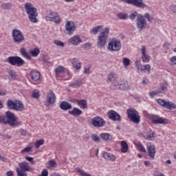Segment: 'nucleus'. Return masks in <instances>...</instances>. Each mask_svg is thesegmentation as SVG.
<instances>
[{"mask_svg":"<svg viewBox=\"0 0 176 176\" xmlns=\"http://www.w3.org/2000/svg\"><path fill=\"white\" fill-rule=\"evenodd\" d=\"M25 159L26 160H28V162H30V163H32V164H34V157L25 156Z\"/></svg>","mask_w":176,"mask_h":176,"instance_id":"nucleus-56","label":"nucleus"},{"mask_svg":"<svg viewBox=\"0 0 176 176\" xmlns=\"http://www.w3.org/2000/svg\"><path fill=\"white\" fill-rule=\"evenodd\" d=\"M25 9L30 21L32 23H38V19H36V16H38L36 8H34L32 4L27 3L25 5Z\"/></svg>","mask_w":176,"mask_h":176,"instance_id":"nucleus-2","label":"nucleus"},{"mask_svg":"<svg viewBox=\"0 0 176 176\" xmlns=\"http://www.w3.org/2000/svg\"><path fill=\"white\" fill-rule=\"evenodd\" d=\"M118 19H120V20H126L127 19V14L123 13V12H120L118 14Z\"/></svg>","mask_w":176,"mask_h":176,"instance_id":"nucleus-42","label":"nucleus"},{"mask_svg":"<svg viewBox=\"0 0 176 176\" xmlns=\"http://www.w3.org/2000/svg\"><path fill=\"white\" fill-rule=\"evenodd\" d=\"M122 63L125 67H129V65H130V59H129V58H124Z\"/></svg>","mask_w":176,"mask_h":176,"instance_id":"nucleus-44","label":"nucleus"},{"mask_svg":"<svg viewBox=\"0 0 176 176\" xmlns=\"http://www.w3.org/2000/svg\"><path fill=\"white\" fill-rule=\"evenodd\" d=\"M141 53H142L141 58L143 63H149L151 60V56L146 55V47L144 45L142 46Z\"/></svg>","mask_w":176,"mask_h":176,"instance_id":"nucleus-21","label":"nucleus"},{"mask_svg":"<svg viewBox=\"0 0 176 176\" xmlns=\"http://www.w3.org/2000/svg\"><path fill=\"white\" fill-rule=\"evenodd\" d=\"M137 16H138V13L135 11L134 12L130 14L129 19H131V20H135Z\"/></svg>","mask_w":176,"mask_h":176,"instance_id":"nucleus-48","label":"nucleus"},{"mask_svg":"<svg viewBox=\"0 0 176 176\" xmlns=\"http://www.w3.org/2000/svg\"><path fill=\"white\" fill-rule=\"evenodd\" d=\"M30 76L32 83H35V82H38L39 79H41V73H39L36 70H33L30 73Z\"/></svg>","mask_w":176,"mask_h":176,"instance_id":"nucleus-20","label":"nucleus"},{"mask_svg":"<svg viewBox=\"0 0 176 176\" xmlns=\"http://www.w3.org/2000/svg\"><path fill=\"white\" fill-rule=\"evenodd\" d=\"M170 65H176V56H172L170 59Z\"/></svg>","mask_w":176,"mask_h":176,"instance_id":"nucleus-53","label":"nucleus"},{"mask_svg":"<svg viewBox=\"0 0 176 176\" xmlns=\"http://www.w3.org/2000/svg\"><path fill=\"white\" fill-rule=\"evenodd\" d=\"M157 94H159L157 89L156 91H153L149 93V96L150 97H151V98H153V97H155V96H157Z\"/></svg>","mask_w":176,"mask_h":176,"instance_id":"nucleus-55","label":"nucleus"},{"mask_svg":"<svg viewBox=\"0 0 176 176\" xmlns=\"http://www.w3.org/2000/svg\"><path fill=\"white\" fill-rule=\"evenodd\" d=\"M82 79H78L74 82H71L69 84V87L76 88V87H79L80 86H82Z\"/></svg>","mask_w":176,"mask_h":176,"instance_id":"nucleus-32","label":"nucleus"},{"mask_svg":"<svg viewBox=\"0 0 176 176\" xmlns=\"http://www.w3.org/2000/svg\"><path fill=\"white\" fill-rule=\"evenodd\" d=\"M45 19L47 21H54V23H56V24H60L61 22L60 14L53 11L49 12L47 15L45 16Z\"/></svg>","mask_w":176,"mask_h":176,"instance_id":"nucleus-11","label":"nucleus"},{"mask_svg":"<svg viewBox=\"0 0 176 176\" xmlns=\"http://www.w3.org/2000/svg\"><path fill=\"white\" fill-rule=\"evenodd\" d=\"M103 157L106 160H111V162H115L116 160V156L108 152H104L103 153Z\"/></svg>","mask_w":176,"mask_h":176,"instance_id":"nucleus-29","label":"nucleus"},{"mask_svg":"<svg viewBox=\"0 0 176 176\" xmlns=\"http://www.w3.org/2000/svg\"><path fill=\"white\" fill-rule=\"evenodd\" d=\"M148 118L149 119H151L153 124H166L167 123L166 122V120H167L166 119L162 117H158L156 115H150Z\"/></svg>","mask_w":176,"mask_h":176,"instance_id":"nucleus-16","label":"nucleus"},{"mask_svg":"<svg viewBox=\"0 0 176 176\" xmlns=\"http://www.w3.org/2000/svg\"><path fill=\"white\" fill-rule=\"evenodd\" d=\"M108 49L111 52H119L122 49V43L120 40L112 38L108 44Z\"/></svg>","mask_w":176,"mask_h":176,"instance_id":"nucleus-7","label":"nucleus"},{"mask_svg":"<svg viewBox=\"0 0 176 176\" xmlns=\"http://www.w3.org/2000/svg\"><path fill=\"white\" fill-rule=\"evenodd\" d=\"M0 123L8 124L10 127H17L21 124V122L19 120V118L12 111H6V116H0Z\"/></svg>","mask_w":176,"mask_h":176,"instance_id":"nucleus-1","label":"nucleus"},{"mask_svg":"<svg viewBox=\"0 0 176 176\" xmlns=\"http://www.w3.org/2000/svg\"><path fill=\"white\" fill-rule=\"evenodd\" d=\"M91 124L94 127H104L105 126V120L100 116H96L91 119Z\"/></svg>","mask_w":176,"mask_h":176,"instance_id":"nucleus-13","label":"nucleus"},{"mask_svg":"<svg viewBox=\"0 0 176 176\" xmlns=\"http://www.w3.org/2000/svg\"><path fill=\"white\" fill-rule=\"evenodd\" d=\"M108 115H109V119H111V120H113L114 122H120V120H122L120 115H119L118 112L113 110H110L108 112Z\"/></svg>","mask_w":176,"mask_h":176,"instance_id":"nucleus-19","label":"nucleus"},{"mask_svg":"<svg viewBox=\"0 0 176 176\" xmlns=\"http://www.w3.org/2000/svg\"><path fill=\"white\" fill-rule=\"evenodd\" d=\"M78 173H79L80 175L81 176H91L89 174H87L85 170L82 169H78Z\"/></svg>","mask_w":176,"mask_h":176,"instance_id":"nucleus-51","label":"nucleus"},{"mask_svg":"<svg viewBox=\"0 0 176 176\" xmlns=\"http://www.w3.org/2000/svg\"><path fill=\"white\" fill-rule=\"evenodd\" d=\"M20 53L23 57H25V58H27V60H31V56H30L28 52H27V50H25V48H21Z\"/></svg>","mask_w":176,"mask_h":176,"instance_id":"nucleus-35","label":"nucleus"},{"mask_svg":"<svg viewBox=\"0 0 176 176\" xmlns=\"http://www.w3.org/2000/svg\"><path fill=\"white\" fill-rule=\"evenodd\" d=\"M154 135H155V132H153L152 131H151L150 132H148L144 135V138H146V140H152V138H155Z\"/></svg>","mask_w":176,"mask_h":176,"instance_id":"nucleus-37","label":"nucleus"},{"mask_svg":"<svg viewBox=\"0 0 176 176\" xmlns=\"http://www.w3.org/2000/svg\"><path fill=\"white\" fill-rule=\"evenodd\" d=\"M50 167H55L56 166V161L52 160L50 161Z\"/></svg>","mask_w":176,"mask_h":176,"instance_id":"nucleus-60","label":"nucleus"},{"mask_svg":"<svg viewBox=\"0 0 176 176\" xmlns=\"http://www.w3.org/2000/svg\"><path fill=\"white\" fill-rule=\"evenodd\" d=\"M56 78H63L64 76V67L58 66L55 69Z\"/></svg>","mask_w":176,"mask_h":176,"instance_id":"nucleus-28","label":"nucleus"},{"mask_svg":"<svg viewBox=\"0 0 176 176\" xmlns=\"http://www.w3.org/2000/svg\"><path fill=\"white\" fill-rule=\"evenodd\" d=\"M102 28V25H98L92 28L91 31L90 32V34H93L94 35H97L98 32H100V30Z\"/></svg>","mask_w":176,"mask_h":176,"instance_id":"nucleus-36","label":"nucleus"},{"mask_svg":"<svg viewBox=\"0 0 176 176\" xmlns=\"http://www.w3.org/2000/svg\"><path fill=\"white\" fill-rule=\"evenodd\" d=\"M142 83V85H148V83H149V80L148 78H144Z\"/></svg>","mask_w":176,"mask_h":176,"instance_id":"nucleus-63","label":"nucleus"},{"mask_svg":"<svg viewBox=\"0 0 176 176\" xmlns=\"http://www.w3.org/2000/svg\"><path fill=\"white\" fill-rule=\"evenodd\" d=\"M7 61L11 65H16V67H23L24 65V60L20 56H10Z\"/></svg>","mask_w":176,"mask_h":176,"instance_id":"nucleus-10","label":"nucleus"},{"mask_svg":"<svg viewBox=\"0 0 176 176\" xmlns=\"http://www.w3.org/2000/svg\"><path fill=\"white\" fill-rule=\"evenodd\" d=\"M1 6L3 9H5L6 10H8L12 8V3H3V4H1Z\"/></svg>","mask_w":176,"mask_h":176,"instance_id":"nucleus-40","label":"nucleus"},{"mask_svg":"<svg viewBox=\"0 0 176 176\" xmlns=\"http://www.w3.org/2000/svg\"><path fill=\"white\" fill-rule=\"evenodd\" d=\"M44 144H45V140L41 139L40 140H37L35 142L34 145H35V147L38 148L41 146V145H43Z\"/></svg>","mask_w":176,"mask_h":176,"instance_id":"nucleus-41","label":"nucleus"},{"mask_svg":"<svg viewBox=\"0 0 176 176\" xmlns=\"http://www.w3.org/2000/svg\"><path fill=\"white\" fill-rule=\"evenodd\" d=\"M54 43L55 45H56V46H60L61 47H64V43H63V41H55Z\"/></svg>","mask_w":176,"mask_h":176,"instance_id":"nucleus-54","label":"nucleus"},{"mask_svg":"<svg viewBox=\"0 0 176 176\" xmlns=\"http://www.w3.org/2000/svg\"><path fill=\"white\" fill-rule=\"evenodd\" d=\"M146 25H148V23L146 22V19L144 18V15L139 14L136 19V26L139 31H142L146 28Z\"/></svg>","mask_w":176,"mask_h":176,"instance_id":"nucleus-9","label":"nucleus"},{"mask_svg":"<svg viewBox=\"0 0 176 176\" xmlns=\"http://www.w3.org/2000/svg\"><path fill=\"white\" fill-rule=\"evenodd\" d=\"M69 43H72L74 46H78L79 43H82V38L78 35L74 36L68 40Z\"/></svg>","mask_w":176,"mask_h":176,"instance_id":"nucleus-22","label":"nucleus"},{"mask_svg":"<svg viewBox=\"0 0 176 176\" xmlns=\"http://www.w3.org/2000/svg\"><path fill=\"white\" fill-rule=\"evenodd\" d=\"M157 102L160 104L162 107H164V108H166V109H175L176 105L174 103H172L170 101H166L163 99H158L157 100Z\"/></svg>","mask_w":176,"mask_h":176,"instance_id":"nucleus-15","label":"nucleus"},{"mask_svg":"<svg viewBox=\"0 0 176 176\" xmlns=\"http://www.w3.org/2000/svg\"><path fill=\"white\" fill-rule=\"evenodd\" d=\"M100 138H102L103 141H105V142H109V141H112L113 140L112 135L107 133H101Z\"/></svg>","mask_w":176,"mask_h":176,"instance_id":"nucleus-27","label":"nucleus"},{"mask_svg":"<svg viewBox=\"0 0 176 176\" xmlns=\"http://www.w3.org/2000/svg\"><path fill=\"white\" fill-rule=\"evenodd\" d=\"M43 60L45 63H50V58H49V56H43Z\"/></svg>","mask_w":176,"mask_h":176,"instance_id":"nucleus-61","label":"nucleus"},{"mask_svg":"<svg viewBox=\"0 0 176 176\" xmlns=\"http://www.w3.org/2000/svg\"><path fill=\"white\" fill-rule=\"evenodd\" d=\"M19 168H16L17 176H27L25 171H34V168L30 166L27 162H21L19 164Z\"/></svg>","mask_w":176,"mask_h":176,"instance_id":"nucleus-4","label":"nucleus"},{"mask_svg":"<svg viewBox=\"0 0 176 176\" xmlns=\"http://www.w3.org/2000/svg\"><path fill=\"white\" fill-rule=\"evenodd\" d=\"M135 65L138 71H140V68L141 67V60H136L135 62Z\"/></svg>","mask_w":176,"mask_h":176,"instance_id":"nucleus-52","label":"nucleus"},{"mask_svg":"<svg viewBox=\"0 0 176 176\" xmlns=\"http://www.w3.org/2000/svg\"><path fill=\"white\" fill-rule=\"evenodd\" d=\"M121 146H122V148H121L122 153H126V152L129 151V145L127 144V142H126L125 141H122Z\"/></svg>","mask_w":176,"mask_h":176,"instance_id":"nucleus-33","label":"nucleus"},{"mask_svg":"<svg viewBox=\"0 0 176 176\" xmlns=\"http://www.w3.org/2000/svg\"><path fill=\"white\" fill-rule=\"evenodd\" d=\"M129 87L127 81H123L121 83L116 82L111 85V89H113V90H124L125 91H127Z\"/></svg>","mask_w":176,"mask_h":176,"instance_id":"nucleus-12","label":"nucleus"},{"mask_svg":"<svg viewBox=\"0 0 176 176\" xmlns=\"http://www.w3.org/2000/svg\"><path fill=\"white\" fill-rule=\"evenodd\" d=\"M12 36L14 43H21L24 41V34L19 29L12 30Z\"/></svg>","mask_w":176,"mask_h":176,"instance_id":"nucleus-8","label":"nucleus"},{"mask_svg":"<svg viewBox=\"0 0 176 176\" xmlns=\"http://www.w3.org/2000/svg\"><path fill=\"white\" fill-rule=\"evenodd\" d=\"M85 49H87L88 50L91 48V43H87L84 45Z\"/></svg>","mask_w":176,"mask_h":176,"instance_id":"nucleus-57","label":"nucleus"},{"mask_svg":"<svg viewBox=\"0 0 176 176\" xmlns=\"http://www.w3.org/2000/svg\"><path fill=\"white\" fill-rule=\"evenodd\" d=\"M68 112L69 115H72L73 116H80L82 113V110L76 107L73 108L72 111H69Z\"/></svg>","mask_w":176,"mask_h":176,"instance_id":"nucleus-30","label":"nucleus"},{"mask_svg":"<svg viewBox=\"0 0 176 176\" xmlns=\"http://www.w3.org/2000/svg\"><path fill=\"white\" fill-rule=\"evenodd\" d=\"M32 151V147H26L21 150V153H28V152H31Z\"/></svg>","mask_w":176,"mask_h":176,"instance_id":"nucleus-50","label":"nucleus"},{"mask_svg":"<svg viewBox=\"0 0 176 176\" xmlns=\"http://www.w3.org/2000/svg\"><path fill=\"white\" fill-rule=\"evenodd\" d=\"M91 139L94 142H100V137L96 134L91 135Z\"/></svg>","mask_w":176,"mask_h":176,"instance_id":"nucleus-46","label":"nucleus"},{"mask_svg":"<svg viewBox=\"0 0 176 176\" xmlns=\"http://www.w3.org/2000/svg\"><path fill=\"white\" fill-rule=\"evenodd\" d=\"M122 2H126V3H129V5H133V6H136V8H140L141 9H144V8H146V5L144 3L142 0H121Z\"/></svg>","mask_w":176,"mask_h":176,"instance_id":"nucleus-14","label":"nucleus"},{"mask_svg":"<svg viewBox=\"0 0 176 176\" xmlns=\"http://www.w3.org/2000/svg\"><path fill=\"white\" fill-rule=\"evenodd\" d=\"M127 115L128 118H129V120L133 122V123L138 124V123L141 122V116L137 110L134 109H127Z\"/></svg>","mask_w":176,"mask_h":176,"instance_id":"nucleus-6","label":"nucleus"},{"mask_svg":"<svg viewBox=\"0 0 176 176\" xmlns=\"http://www.w3.org/2000/svg\"><path fill=\"white\" fill-rule=\"evenodd\" d=\"M146 148L149 157H151V159H155V155H156L155 145L148 144L147 145Z\"/></svg>","mask_w":176,"mask_h":176,"instance_id":"nucleus-24","label":"nucleus"},{"mask_svg":"<svg viewBox=\"0 0 176 176\" xmlns=\"http://www.w3.org/2000/svg\"><path fill=\"white\" fill-rule=\"evenodd\" d=\"M144 19H146L148 21H152L153 20V17L151 16L149 13H146L143 15Z\"/></svg>","mask_w":176,"mask_h":176,"instance_id":"nucleus-47","label":"nucleus"},{"mask_svg":"<svg viewBox=\"0 0 176 176\" xmlns=\"http://www.w3.org/2000/svg\"><path fill=\"white\" fill-rule=\"evenodd\" d=\"M7 107L9 108V109H13L14 111H18L19 112H23V111L25 109L23 102L19 100H16L15 101L8 100L7 101Z\"/></svg>","mask_w":176,"mask_h":176,"instance_id":"nucleus-5","label":"nucleus"},{"mask_svg":"<svg viewBox=\"0 0 176 176\" xmlns=\"http://www.w3.org/2000/svg\"><path fill=\"white\" fill-rule=\"evenodd\" d=\"M157 90L159 94L164 93V91H167V82L164 83Z\"/></svg>","mask_w":176,"mask_h":176,"instance_id":"nucleus-34","label":"nucleus"},{"mask_svg":"<svg viewBox=\"0 0 176 176\" xmlns=\"http://www.w3.org/2000/svg\"><path fill=\"white\" fill-rule=\"evenodd\" d=\"M8 74L10 76V79H13V80L16 79V72H14L13 70H10L8 72Z\"/></svg>","mask_w":176,"mask_h":176,"instance_id":"nucleus-45","label":"nucleus"},{"mask_svg":"<svg viewBox=\"0 0 176 176\" xmlns=\"http://www.w3.org/2000/svg\"><path fill=\"white\" fill-rule=\"evenodd\" d=\"M140 69L142 71H147L148 74H151V65H145L144 66H142L141 68L140 67Z\"/></svg>","mask_w":176,"mask_h":176,"instance_id":"nucleus-39","label":"nucleus"},{"mask_svg":"<svg viewBox=\"0 0 176 176\" xmlns=\"http://www.w3.org/2000/svg\"><path fill=\"white\" fill-rule=\"evenodd\" d=\"M39 53H41V51L38 47L34 48V50L30 52V54H32V57H36L38 54H39Z\"/></svg>","mask_w":176,"mask_h":176,"instance_id":"nucleus-38","label":"nucleus"},{"mask_svg":"<svg viewBox=\"0 0 176 176\" xmlns=\"http://www.w3.org/2000/svg\"><path fill=\"white\" fill-rule=\"evenodd\" d=\"M72 64L75 69H80L82 67V63L79 60V58H74L72 60Z\"/></svg>","mask_w":176,"mask_h":176,"instance_id":"nucleus-26","label":"nucleus"},{"mask_svg":"<svg viewBox=\"0 0 176 176\" xmlns=\"http://www.w3.org/2000/svg\"><path fill=\"white\" fill-rule=\"evenodd\" d=\"M136 146L139 149V151H140L141 152H144V153L146 152V150L145 149L142 144L138 143L136 144Z\"/></svg>","mask_w":176,"mask_h":176,"instance_id":"nucleus-43","label":"nucleus"},{"mask_svg":"<svg viewBox=\"0 0 176 176\" xmlns=\"http://www.w3.org/2000/svg\"><path fill=\"white\" fill-rule=\"evenodd\" d=\"M20 133L21 135H27V131L25 129H20Z\"/></svg>","mask_w":176,"mask_h":176,"instance_id":"nucleus-62","label":"nucleus"},{"mask_svg":"<svg viewBox=\"0 0 176 176\" xmlns=\"http://www.w3.org/2000/svg\"><path fill=\"white\" fill-rule=\"evenodd\" d=\"M109 36V28H105L104 31L100 32L98 36V47H104L107 45L108 36Z\"/></svg>","mask_w":176,"mask_h":176,"instance_id":"nucleus-3","label":"nucleus"},{"mask_svg":"<svg viewBox=\"0 0 176 176\" xmlns=\"http://www.w3.org/2000/svg\"><path fill=\"white\" fill-rule=\"evenodd\" d=\"M170 10L173 12V13H176V6L172 5L170 6Z\"/></svg>","mask_w":176,"mask_h":176,"instance_id":"nucleus-59","label":"nucleus"},{"mask_svg":"<svg viewBox=\"0 0 176 176\" xmlns=\"http://www.w3.org/2000/svg\"><path fill=\"white\" fill-rule=\"evenodd\" d=\"M56 102V95L52 91H50L47 95V100L45 101V106L49 107Z\"/></svg>","mask_w":176,"mask_h":176,"instance_id":"nucleus-18","label":"nucleus"},{"mask_svg":"<svg viewBox=\"0 0 176 176\" xmlns=\"http://www.w3.org/2000/svg\"><path fill=\"white\" fill-rule=\"evenodd\" d=\"M6 175H7V176H13L14 175L13 171L10 170V171L6 173Z\"/></svg>","mask_w":176,"mask_h":176,"instance_id":"nucleus-64","label":"nucleus"},{"mask_svg":"<svg viewBox=\"0 0 176 176\" xmlns=\"http://www.w3.org/2000/svg\"><path fill=\"white\" fill-rule=\"evenodd\" d=\"M42 176H47L49 175V172L47 171V169H43L41 173Z\"/></svg>","mask_w":176,"mask_h":176,"instance_id":"nucleus-58","label":"nucleus"},{"mask_svg":"<svg viewBox=\"0 0 176 176\" xmlns=\"http://www.w3.org/2000/svg\"><path fill=\"white\" fill-rule=\"evenodd\" d=\"M59 107L62 111H69V109H72V104L67 101L60 102Z\"/></svg>","mask_w":176,"mask_h":176,"instance_id":"nucleus-25","label":"nucleus"},{"mask_svg":"<svg viewBox=\"0 0 176 176\" xmlns=\"http://www.w3.org/2000/svg\"><path fill=\"white\" fill-rule=\"evenodd\" d=\"M75 23L73 21H67L65 25L66 35H72L76 30Z\"/></svg>","mask_w":176,"mask_h":176,"instance_id":"nucleus-17","label":"nucleus"},{"mask_svg":"<svg viewBox=\"0 0 176 176\" xmlns=\"http://www.w3.org/2000/svg\"><path fill=\"white\" fill-rule=\"evenodd\" d=\"M32 97L33 98H39V91H38V89H35L33 91Z\"/></svg>","mask_w":176,"mask_h":176,"instance_id":"nucleus-49","label":"nucleus"},{"mask_svg":"<svg viewBox=\"0 0 176 176\" xmlns=\"http://www.w3.org/2000/svg\"><path fill=\"white\" fill-rule=\"evenodd\" d=\"M72 102H76L81 109H87V100L74 99Z\"/></svg>","mask_w":176,"mask_h":176,"instance_id":"nucleus-23","label":"nucleus"},{"mask_svg":"<svg viewBox=\"0 0 176 176\" xmlns=\"http://www.w3.org/2000/svg\"><path fill=\"white\" fill-rule=\"evenodd\" d=\"M116 79H118V76H116V74L111 73L110 74H109L107 81L108 82H113V83H115L116 82H118Z\"/></svg>","mask_w":176,"mask_h":176,"instance_id":"nucleus-31","label":"nucleus"}]
</instances>
